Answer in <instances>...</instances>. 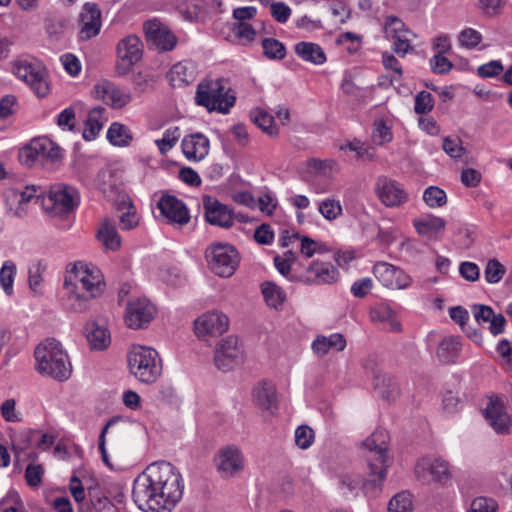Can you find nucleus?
Listing matches in <instances>:
<instances>
[{"label":"nucleus","mask_w":512,"mask_h":512,"mask_svg":"<svg viewBox=\"0 0 512 512\" xmlns=\"http://www.w3.org/2000/svg\"><path fill=\"white\" fill-rule=\"evenodd\" d=\"M388 444L389 435L383 428L376 429L363 441L362 445L368 450V455H366L367 477L363 480L359 474L340 473L337 476V487L341 496L345 498L356 496L360 488L366 496L371 498L377 497L382 492L389 466L386 455Z\"/></svg>","instance_id":"f03ea898"},{"label":"nucleus","mask_w":512,"mask_h":512,"mask_svg":"<svg viewBox=\"0 0 512 512\" xmlns=\"http://www.w3.org/2000/svg\"><path fill=\"white\" fill-rule=\"evenodd\" d=\"M263 54L268 59L282 60L286 56L285 45L275 38L262 40Z\"/></svg>","instance_id":"58836bf2"},{"label":"nucleus","mask_w":512,"mask_h":512,"mask_svg":"<svg viewBox=\"0 0 512 512\" xmlns=\"http://www.w3.org/2000/svg\"><path fill=\"white\" fill-rule=\"evenodd\" d=\"M376 193L381 202L387 207H398L408 199L407 193L395 180L380 177L376 183Z\"/></svg>","instance_id":"5701e85b"},{"label":"nucleus","mask_w":512,"mask_h":512,"mask_svg":"<svg viewBox=\"0 0 512 512\" xmlns=\"http://www.w3.org/2000/svg\"><path fill=\"white\" fill-rule=\"evenodd\" d=\"M84 335L92 350H105L111 342L110 332L104 325L89 321L84 327Z\"/></svg>","instance_id":"cd10ccee"},{"label":"nucleus","mask_w":512,"mask_h":512,"mask_svg":"<svg viewBox=\"0 0 512 512\" xmlns=\"http://www.w3.org/2000/svg\"><path fill=\"white\" fill-rule=\"evenodd\" d=\"M459 41L462 46L471 49L482 41V35L473 28H466L460 33Z\"/></svg>","instance_id":"4d7b16f0"},{"label":"nucleus","mask_w":512,"mask_h":512,"mask_svg":"<svg viewBox=\"0 0 512 512\" xmlns=\"http://www.w3.org/2000/svg\"><path fill=\"white\" fill-rule=\"evenodd\" d=\"M388 512H412L410 493L403 491L396 494L389 502Z\"/></svg>","instance_id":"a18cd8bd"},{"label":"nucleus","mask_w":512,"mask_h":512,"mask_svg":"<svg viewBox=\"0 0 512 512\" xmlns=\"http://www.w3.org/2000/svg\"><path fill=\"white\" fill-rule=\"evenodd\" d=\"M314 430L308 425H300L295 430V444L300 449H308L314 441Z\"/></svg>","instance_id":"49530a36"},{"label":"nucleus","mask_w":512,"mask_h":512,"mask_svg":"<svg viewBox=\"0 0 512 512\" xmlns=\"http://www.w3.org/2000/svg\"><path fill=\"white\" fill-rule=\"evenodd\" d=\"M34 357L35 368L41 375L49 376L60 382L70 378L72 365L59 341L47 339L40 343L34 351Z\"/></svg>","instance_id":"20e7f679"},{"label":"nucleus","mask_w":512,"mask_h":512,"mask_svg":"<svg viewBox=\"0 0 512 512\" xmlns=\"http://www.w3.org/2000/svg\"><path fill=\"white\" fill-rule=\"evenodd\" d=\"M497 509L498 504L494 499L480 496L472 501L468 512H497Z\"/></svg>","instance_id":"3c124183"},{"label":"nucleus","mask_w":512,"mask_h":512,"mask_svg":"<svg viewBox=\"0 0 512 512\" xmlns=\"http://www.w3.org/2000/svg\"><path fill=\"white\" fill-rule=\"evenodd\" d=\"M427 473L431 475L432 481L439 484H445L451 478L449 463L442 459L430 460L424 458L419 461L415 467L417 478L429 482Z\"/></svg>","instance_id":"4be33fe9"},{"label":"nucleus","mask_w":512,"mask_h":512,"mask_svg":"<svg viewBox=\"0 0 512 512\" xmlns=\"http://www.w3.org/2000/svg\"><path fill=\"white\" fill-rule=\"evenodd\" d=\"M294 51L303 61L315 65H322L326 62V55L319 44L301 41L294 46Z\"/></svg>","instance_id":"7c9ffc66"},{"label":"nucleus","mask_w":512,"mask_h":512,"mask_svg":"<svg viewBox=\"0 0 512 512\" xmlns=\"http://www.w3.org/2000/svg\"><path fill=\"white\" fill-rule=\"evenodd\" d=\"M291 281H299L305 284H331L338 278V270L330 262L315 260L304 271L293 269Z\"/></svg>","instance_id":"f8f14e48"},{"label":"nucleus","mask_w":512,"mask_h":512,"mask_svg":"<svg viewBox=\"0 0 512 512\" xmlns=\"http://www.w3.org/2000/svg\"><path fill=\"white\" fill-rule=\"evenodd\" d=\"M180 138L179 127H172L165 130L163 137L155 141L160 154L165 155L171 148H173Z\"/></svg>","instance_id":"37998d69"},{"label":"nucleus","mask_w":512,"mask_h":512,"mask_svg":"<svg viewBox=\"0 0 512 512\" xmlns=\"http://www.w3.org/2000/svg\"><path fill=\"white\" fill-rule=\"evenodd\" d=\"M460 275L467 281L474 282L479 279L480 270L474 262H462L459 266Z\"/></svg>","instance_id":"0e129e2a"},{"label":"nucleus","mask_w":512,"mask_h":512,"mask_svg":"<svg viewBox=\"0 0 512 512\" xmlns=\"http://www.w3.org/2000/svg\"><path fill=\"white\" fill-rule=\"evenodd\" d=\"M253 399L260 408L270 410L277 409V394L275 386L270 382H261L253 390Z\"/></svg>","instance_id":"c756f323"},{"label":"nucleus","mask_w":512,"mask_h":512,"mask_svg":"<svg viewBox=\"0 0 512 512\" xmlns=\"http://www.w3.org/2000/svg\"><path fill=\"white\" fill-rule=\"evenodd\" d=\"M157 207L170 224L184 226L190 222L191 216L186 204L174 195L163 193Z\"/></svg>","instance_id":"f3484780"},{"label":"nucleus","mask_w":512,"mask_h":512,"mask_svg":"<svg viewBox=\"0 0 512 512\" xmlns=\"http://www.w3.org/2000/svg\"><path fill=\"white\" fill-rule=\"evenodd\" d=\"M372 140L377 145H383L392 140L391 130L384 123V121H379L375 123V128L372 134Z\"/></svg>","instance_id":"5fc2aeb1"},{"label":"nucleus","mask_w":512,"mask_h":512,"mask_svg":"<svg viewBox=\"0 0 512 512\" xmlns=\"http://www.w3.org/2000/svg\"><path fill=\"white\" fill-rule=\"evenodd\" d=\"M13 72L27 83L38 97L48 95L50 87L47 81V70L40 62L19 59L14 62Z\"/></svg>","instance_id":"9d476101"},{"label":"nucleus","mask_w":512,"mask_h":512,"mask_svg":"<svg viewBox=\"0 0 512 512\" xmlns=\"http://www.w3.org/2000/svg\"><path fill=\"white\" fill-rule=\"evenodd\" d=\"M461 342L459 337H445L438 346L437 358L443 364H453L460 356Z\"/></svg>","instance_id":"2f4dec72"},{"label":"nucleus","mask_w":512,"mask_h":512,"mask_svg":"<svg viewBox=\"0 0 512 512\" xmlns=\"http://www.w3.org/2000/svg\"><path fill=\"white\" fill-rule=\"evenodd\" d=\"M442 148L451 158L454 159L460 158L465 152V148L462 146V141L458 137L444 138Z\"/></svg>","instance_id":"603ef678"},{"label":"nucleus","mask_w":512,"mask_h":512,"mask_svg":"<svg viewBox=\"0 0 512 512\" xmlns=\"http://www.w3.org/2000/svg\"><path fill=\"white\" fill-rule=\"evenodd\" d=\"M94 93L97 98L103 100L113 109H121L131 101L130 93L125 92L107 80L95 85Z\"/></svg>","instance_id":"b1692460"},{"label":"nucleus","mask_w":512,"mask_h":512,"mask_svg":"<svg viewBox=\"0 0 512 512\" xmlns=\"http://www.w3.org/2000/svg\"><path fill=\"white\" fill-rule=\"evenodd\" d=\"M44 470L41 465L29 464L25 470V479L30 487H38L42 482Z\"/></svg>","instance_id":"bf43d9fd"},{"label":"nucleus","mask_w":512,"mask_h":512,"mask_svg":"<svg viewBox=\"0 0 512 512\" xmlns=\"http://www.w3.org/2000/svg\"><path fill=\"white\" fill-rule=\"evenodd\" d=\"M203 209L205 220L214 226L229 229L234 223V211L218 199L210 196H203Z\"/></svg>","instance_id":"a211bd4d"},{"label":"nucleus","mask_w":512,"mask_h":512,"mask_svg":"<svg viewBox=\"0 0 512 512\" xmlns=\"http://www.w3.org/2000/svg\"><path fill=\"white\" fill-rule=\"evenodd\" d=\"M471 310L475 320L479 324L489 322L494 311L490 306L484 304H473Z\"/></svg>","instance_id":"338daca9"},{"label":"nucleus","mask_w":512,"mask_h":512,"mask_svg":"<svg viewBox=\"0 0 512 512\" xmlns=\"http://www.w3.org/2000/svg\"><path fill=\"white\" fill-rule=\"evenodd\" d=\"M485 419L499 435H509L512 431V417L506 411L503 402L498 398H490L483 411Z\"/></svg>","instance_id":"6ab92c4d"},{"label":"nucleus","mask_w":512,"mask_h":512,"mask_svg":"<svg viewBox=\"0 0 512 512\" xmlns=\"http://www.w3.org/2000/svg\"><path fill=\"white\" fill-rule=\"evenodd\" d=\"M503 71V65L499 60H492L478 67L477 74L482 78H490L499 75Z\"/></svg>","instance_id":"680f3d73"},{"label":"nucleus","mask_w":512,"mask_h":512,"mask_svg":"<svg viewBox=\"0 0 512 512\" xmlns=\"http://www.w3.org/2000/svg\"><path fill=\"white\" fill-rule=\"evenodd\" d=\"M82 27L80 39L89 40L99 34L101 28V11L94 3H86L80 15Z\"/></svg>","instance_id":"393cba45"},{"label":"nucleus","mask_w":512,"mask_h":512,"mask_svg":"<svg viewBox=\"0 0 512 512\" xmlns=\"http://www.w3.org/2000/svg\"><path fill=\"white\" fill-rule=\"evenodd\" d=\"M144 45L141 39L131 34L121 39L116 47L118 62L116 72L118 75H126L143 57Z\"/></svg>","instance_id":"9b49d317"},{"label":"nucleus","mask_w":512,"mask_h":512,"mask_svg":"<svg viewBox=\"0 0 512 512\" xmlns=\"http://www.w3.org/2000/svg\"><path fill=\"white\" fill-rule=\"evenodd\" d=\"M156 316V308L149 299L134 298L128 301L125 312V323L131 329H143Z\"/></svg>","instance_id":"ddd939ff"},{"label":"nucleus","mask_w":512,"mask_h":512,"mask_svg":"<svg viewBox=\"0 0 512 512\" xmlns=\"http://www.w3.org/2000/svg\"><path fill=\"white\" fill-rule=\"evenodd\" d=\"M381 386H387L389 388V390H382L381 396L387 400L393 399L394 394L397 392L396 383H394L390 377L378 375L375 377V387L380 388Z\"/></svg>","instance_id":"052dcab7"},{"label":"nucleus","mask_w":512,"mask_h":512,"mask_svg":"<svg viewBox=\"0 0 512 512\" xmlns=\"http://www.w3.org/2000/svg\"><path fill=\"white\" fill-rule=\"evenodd\" d=\"M50 206H46L47 212L61 219L67 218L80 204L78 190L65 183H55L50 186L48 193Z\"/></svg>","instance_id":"1a4fd4ad"},{"label":"nucleus","mask_w":512,"mask_h":512,"mask_svg":"<svg viewBox=\"0 0 512 512\" xmlns=\"http://www.w3.org/2000/svg\"><path fill=\"white\" fill-rule=\"evenodd\" d=\"M413 224L419 235L435 241L441 239L446 227V221L443 218L433 215L415 219Z\"/></svg>","instance_id":"bb28decb"},{"label":"nucleus","mask_w":512,"mask_h":512,"mask_svg":"<svg viewBox=\"0 0 512 512\" xmlns=\"http://www.w3.org/2000/svg\"><path fill=\"white\" fill-rule=\"evenodd\" d=\"M107 139L114 146L125 147L132 141V134L124 124L114 122L107 131Z\"/></svg>","instance_id":"c9c22d12"},{"label":"nucleus","mask_w":512,"mask_h":512,"mask_svg":"<svg viewBox=\"0 0 512 512\" xmlns=\"http://www.w3.org/2000/svg\"><path fill=\"white\" fill-rule=\"evenodd\" d=\"M384 31L386 35L391 38L400 36L402 32H410L405 23L400 18L393 15L386 17Z\"/></svg>","instance_id":"de8ad7c7"},{"label":"nucleus","mask_w":512,"mask_h":512,"mask_svg":"<svg viewBox=\"0 0 512 512\" xmlns=\"http://www.w3.org/2000/svg\"><path fill=\"white\" fill-rule=\"evenodd\" d=\"M16 274V265L12 261H5L0 270V284L6 293L10 296L13 293V283Z\"/></svg>","instance_id":"a19ab883"},{"label":"nucleus","mask_w":512,"mask_h":512,"mask_svg":"<svg viewBox=\"0 0 512 512\" xmlns=\"http://www.w3.org/2000/svg\"><path fill=\"white\" fill-rule=\"evenodd\" d=\"M209 268L220 277L232 276L239 265V254L236 248L228 243L216 242L206 251Z\"/></svg>","instance_id":"6e6552de"},{"label":"nucleus","mask_w":512,"mask_h":512,"mask_svg":"<svg viewBox=\"0 0 512 512\" xmlns=\"http://www.w3.org/2000/svg\"><path fill=\"white\" fill-rule=\"evenodd\" d=\"M167 78L174 87L188 84L193 79V69L188 62H178L171 67Z\"/></svg>","instance_id":"72a5a7b5"},{"label":"nucleus","mask_w":512,"mask_h":512,"mask_svg":"<svg viewBox=\"0 0 512 512\" xmlns=\"http://www.w3.org/2000/svg\"><path fill=\"white\" fill-rule=\"evenodd\" d=\"M373 274L383 286L391 289H405L411 283L409 275L387 262H377L373 267Z\"/></svg>","instance_id":"412c9836"},{"label":"nucleus","mask_w":512,"mask_h":512,"mask_svg":"<svg viewBox=\"0 0 512 512\" xmlns=\"http://www.w3.org/2000/svg\"><path fill=\"white\" fill-rule=\"evenodd\" d=\"M143 30L148 45L161 52L171 51L177 44V37L158 19L145 21Z\"/></svg>","instance_id":"4468645a"},{"label":"nucleus","mask_w":512,"mask_h":512,"mask_svg":"<svg viewBox=\"0 0 512 512\" xmlns=\"http://www.w3.org/2000/svg\"><path fill=\"white\" fill-rule=\"evenodd\" d=\"M430 67L433 73L443 75L449 73L454 65L444 55L436 54L430 59Z\"/></svg>","instance_id":"864d4df0"},{"label":"nucleus","mask_w":512,"mask_h":512,"mask_svg":"<svg viewBox=\"0 0 512 512\" xmlns=\"http://www.w3.org/2000/svg\"><path fill=\"white\" fill-rule=\"evenodd\" d=\"M70 491L77 503L81 504V507L85 506V500L87 497V493L85 492V489L82 485L81 480L77 476H73L70 480Z\"/></svg>","instance_id":"e2e57ef3"},{"label":"nucleus","mask_w":512,"mask_h":512,"mask_svg":"<svg viewBox=\"0 0 512 512\" xmlns=\"http://www.w3.org/2000/svg\"><path fill=\"white\" fill-rule=\"evenodd\" d=\"M337 166V163L332 159L320 160L312 158L307 161V167L315 172L321 173L325 176Z\"/></svg>","instance_id":"6e6d98bb"},{"label":"nucleus","mask_w":512,"mask_h":512,"mask_svg":"<svg viewBox=\"0 0 512 512\" xmlns=\"http://www.w3.org/2000/svg\"><path fill=\"white\" fill-rule=\"evenodd\" d=\"M506 273V268L496 258L488 260L484 275L485 280L490 284H496L501 281Z\"/></svg>","instance_id":"c03bdc74"},{"label":"nucleus","mask_w":512,"mask_h":512,"mask_svg":"<svg viewBox=\"0 0 512 512\" xmlns=\"http://www.w3.org/2000/svg\"><path fill=\"white\" fill-rule=\"evenodd\" d=\"M68 21L61 16L49 15L44 20L45 30L50 38L59 39L65 29Z\"/></svg>","instance_id":"ea45409f"},{"label":"nucleus","mask_w":512,"mask_h":512,"mask_svg":"<svg viewBox=\"0 0 512 512\" xmlns=\"http://www.w3.org/2000/svg\"><path fill=\"white\" fill-rule=\"evenodd\" d=\"M346 347V339L340 333L332 334L328 337L319 335L312 343L314 353L319 356L326 355L330 349L334 348L337 351H343Z\"/></svg>","instance_id":"473e14b6"},{"label":"nucleus","mask_w":512,"mask_h":512,"mask_svg":"<svg viewBox=\"0 0 512 512\" xmlns=\"http://www.w3.org/2000/svg\"><path fill=\"white\" fill-rule=\"evenodd\" d=\"M63 286L68 291L69 309L84 312L89 308L92 299L100 297L105 289L98 270L90 269L83 262L69 264Z\"/></svg>","instance_id":"7ed1b4c3"},{"label":"nucleus","mask_w":512,"mask_h":512,"mask_svg":"<svg viewBox=\"0 0 512 512\" xmlns=\"http://www.w3.org/2000/svg\"><path fill=\"white\" fill-rule=\"evenodd\" d=\"M130 372L141 382L151 384L162 371L158 352L150 347L134 345L128 354Z\"/></svg>","instance_id":"423d86ee"},{"label":"nucleus","mask_w":512,"mask_h":512,"mask_svg":"<svg viewBox=\"0 0 512 512\" xmlns=\"http://www.w3.org/2000/svg\"><path fill=\"white\" fill-rule=\"evenodd\" d=\"M96 238L109 250L117 251L121 246V238L116 225L109 218H104L96 233Z\"/></svg>","instance_id":"c85d7f7f"},{"label":"nucleus","mask_w":512,"mask_h":512,"mask_svg":"<svg viewBox=\"0 0 512 512\" xmlns=\"http://www.w3.org/2000/svg\"><path fill=\"white\" fill-rule=\"evenodd\" d=\"M62 158L61 148L47 137L34 138L29 144L19 151V159L27 167L34 166L37 162L56 163Z\"/></svg>","instance_id":"0eeeda50"},{"label":"nucleus","mask_w":512,"mask_h":512,"mask_svg":"<svg viewBox=\"0 0 512 512\" xmlns=\"http://www.w3.org/2000/svg\"><path fill=\"white\" fill-rule=\"evenodd\" d=\"M261 291L267 305L272 308L278 309L285 301L283 290L273 282H264Z\"/></svg>","instance_id":"4c0bfd02"},{"label":"nucleus","mask_w":512,"mask_h":512,"mask_svg":"<svg viewBox=\"0 0 512 512\" xmlns=\"http://www.w3.org/2000/svg\"><path fill=\"white\" fill-rule=\"evenodd\" d=\"M228 326V317L218 311L204 313L194 322L195 333L199 338L219 336L228 329Z\"/></svg>","instance_id":"aec40b11"},{"label":"nucleus","mask_w":512,"mask_h":512,"mask_svg":"<svg viewBox=\"0 0 512 512\" xmlns=\"http://www.w3.org/2000/svg\"><path fill=\"white\" fill-rule=\"evenodd\" d=\"M423 200L431 208L442 207L447 203V196L443 189L429 186L424 190Z\"/></svg>","instance_id":"79ce46f5"},{"label":"nucleus","mask_w":512,"mask_h":512,"mask_svg":"<svg viewBox=\"0 0 512 512\" xmlns=\"http://www.w3.org/2000/svg\"><path fill=\"white\" fill-rule=\"evenodd\" d=\"M214 463L223 477H234L244 470V456L236 445L221 447L215 454Z\"/></svg>","instance_id":"2eb2a0df"},{"label":"nucleus","mask_w":512,"mask_h":512,"mask_svg":"<svg viewBox=\"0 0 512 512\" xmlns=\"http://www.w3.org/2000/svg\"><path fill=\"white\" fill-rule=\"evenodd\" d=\"M209 139L201 133L185 136L182 140V152L188 160L200 161L209 152Z\"/></svg>","instance_id":"a878e982"},{"label":"nucleus","mask_w":512,"mask_h":512,"mask_svg":"<svg viewBox=\"0 0 512 512\" xmlns=\"http://www.w3.org/2000/svg\"><path fill=\"white\" fill-rule=\"evenodd\" d=\"M104 108L95 107L93 108L85 121V129L83 131V138L87 141L94 140L99 132L101 131L103 124L100 122V116Z\"/></svg>","instance_id":"e433bc0d"},{"label":"nucleus","mask_w":512,"mask_h":512,"mask_svg":"<svg viewBox=\"0 0 512 512\" xmlns=\"http://www.w3.org/2000/svg\"><path fill=\"white\" fill-rule=\"evenodd\" d=\"M76 115L72 107L65 108L57 117V124L59 127H67L68 130L75 129Z\"/></svg>","instance_id":"774afa93"},{"label":"nucleus","mask_w":512,"mask_h":512,"mask_svg":"<svg viewBox=\"0 0 512 512\" xmlns=\"http://www.w3.org/2000/svg\"><path fill=\"white\" fill-rule=\"evenodd\" d=\"M434 107V100L432 95L423 90L415 97L414 111L418 115L429 113Z\"/></svg>","instance_id":"09e8293b"},{"label":"nucleus","mask_w":512,"mask_h":512,"mask_svg":"<svg viewBox=\"0 0 512 512\" xmlns=\"http://www.w3.org/2000/svg\"><path fill=\"white\" fill-rule=\"evenodd\" d=\"M224 79L203 80L197 86L195 102L209 112L226 114L235 105L236 96L232 89H225Z\"/></svg>","instance_id":"39448f33"},{"label":"nucleus","mask_w":512,"mask_h":512,"mask_svg":"<svg viewBox=\"0 0 512 512\" xmlns=\"http://www.w3.org/2000/svg\"><path fill=\"white\" fill-rule=\"evenodd\" d=\"M181 474L166 461L150 464L134 480L132 497L145 512H171L183 496Z\"/></svg>","instance_id":"f257e3e1"},{"label":"nucleus","mask_w":512,"mask_h":512,"mask_svg":"<svg viewBox=\"0 0 512 512\" xmlns=\"http://www.w3.org/2000/svg\"><path fill=\"white\" fill-rule=\"evenodd\" d=\"M254 239L257 243L262 245L271 244L274 239V233L269 224H261L258 226L254 233Z\"/></svg>","instance_id":"69168bd1"},{"label":"nucleus","mask_w":512,"mask_h":512,"mask_svg":"<svg viewBox=\"0 0 512 512\" xmlns=\"http://www.w3.org/2000/svg\"><path fill=\"white\" fill-rule=\"evenodd\" d=\"M319 212L327 220H334L342 213V206L337 200L326 199L319 205Z\"/></svg>","instance_id":"8fccbe9b"},{"label":"nucleus","mask_w":512,"mask_h":512,"mask_svg":"<svg viewBox=\"0 0 512 512\" xmlns=\"http://www.w3.org/2000/svg\"><path fill=\"white\" fill-rule=\"evenodd\" d=\"M17 103L14 95H6L0 100V130L4 128V120L14 113L13 107Z\"/></svg>","instance_id":"13d9d810"},{"label":"nucleus","mask_w":512,"mask_h":512,"mask_svg":"<svg viewBox=\"0 0 512 512\" xmlns=\"http://www.w3.org/2000/svg\"><path fill=\"white\" fill-rule=\"evenodd\" d=\"M252 122L257 125L264 133L271 137L279 134V129L274 123V118L267 112L257 108L250 112Z\"/></svg>","instance_id":"f704fd0d"},{"label":"nucleus","mask_w":512,"mask_h":512,"mask_svg":"<svg viewBox=\"0 0 512 512\" xmlns=\"http://www.w3.org/2000/svg\"><path fill=\"white\" fill-rule=\"evenodd\" d=\"M242 359V350L238 345L237 337L228 336L218 343L214 362L219 370L228 372L241 363Z\"/></svg>","instance_id":"dca6fc26"}]
</instances>
